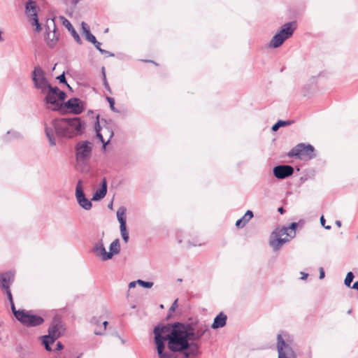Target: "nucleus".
Listing matches in <instances>:
<instances>
[{"instance_id":"1","label":"nucleus","mask_w":358,"mask_h":358,"mask_svg":"<svg viewBox=\"0 0 358 358\" xmlns=\"http://www.w3.org/2000/svg\"><path fill=\"white\" fill-rule=\"evenodd\" d=\"M208 331V325L192 318L186 322L155 327L153 333L159 358H175V352L187 350L189 341H199Z\"/></svg>"},{"instance_id":"2","label":"nucleus","mask_w":358,"mask_h":358,"mask_svg":"<svg viewBox=\"0 0 358 358\" xmlns=\"http://www.w3.org/2000/svg\"><path fill=\"white\" fill-rule=\"evenodd\" d=\"M52 127L45 126V133L50 146L56 145L55 133L58 137L71 138L81 135L85 129V123L80 117L54 119Z\"/></svg>"},{"instance_id":"3","label":"nucleus","mask_w":358,"mask_h":358,"mask_svg":"<svg viewBox=\"0 0 358 358\" xmlns=\"http://www.w3.org/2000/svg\"><path fill=\"white\" fill-rule=\"evenodd\" d=\"M64 331V328L60 319L57 317H55L49 327L48 334L43 337V343L47 351L52 350L50 345L59 338L63 334Z\"/></svg>"},{"instance_id":"4","label":"nucleus","mask_w":358,"mask_h":358,"mask_svg":"<svg viewBox=\"0 0 358 358\" xmlns=\"http://www.w3.org/2000/svg\"><path fill=\"white\" fill-rule=\"evenodd\" d=\"M296 29V22L295 21L284 24L280 30L271 38L269 46L273 48L280 47L286 39L292 36Z\"/></svg>"},{"instance_id":"5","label":"nucleus","mask_w":358,"mask_h":358,"mask_svg":"<svg viewBox=\"0 0 358 358\" xmlns=\"http://www.w3.org/2000/svg\"><path fill=\"white\" fill-rule=\"evenodd\" d=\"M287 156L289 157H295L300 159L305 158L312 159L316 157V155L315 153V148L312 145L299 143L287 153Z\"/></svg>"},{"instance_id":"6","label":"nucleus","mask_w":358,"mask_h":358,"mask_svg":"<svg viewBox=\"0 0 358 358\" xmlns=\"http://www.w3.org/2000/svg\"><path fill=\"white\" fill-rule=\"evenodd\" d=\"M31 78L34 87L40 90L42 94L46 93L49 87V83L45 77V71L40 66L34 67L31 73Z\"/></svg>"},{"instance_id":"7","label":"nucleus","mask_w":358,"mask_h":358,"mask_svg":"<svg viewBox=\"0 0 358 358\" xmlns=\"http://www.w3.org/2000/svg\"><path fill=\"white\" fill-rule=\"evenodd\" d=\"M16 319L26 327H32L41 325L44 322V319L37 315H34L31 311L17 313Z\"/></svg>"},{"instance_id":"8","label":"nucleus","mask_w":358,"mask_h":358,"mask_svg":"<svg viewBox=\"0 0 358 358\" xmlns=\"http://www.w3.org/2000/svg\"><path fill=\"white\" fill-rule=\"evenodd\" d=\"M287 229L276 228L271 234L269 241V244L271 247L273 249V250H278L284 243L289 242L292 238L286 236L283 238L282 236L286 235Z\"/></svg>"},{"instance_id":"9","label":"nucleus","mask_w":358,"mask_h":358,"mask_svg":"<svg viewBox=\"0 0 358 358\" xmlns=\"http://www.w3.org/2000/svg\"><path fill=\"white\" fill-rule=\"evenodd\" d=\"M75 150L77 162H85L88 160L91 156L92 144L87 141H80L76 144Z\"/></svg>"},{"instance_id":"10","label":"nucleus","mask_w":358,"mask_h":358,"mask_svg":"<svg viewBox=\"0 0 358 358\" xmlns=\"http://www.w3.org/2000/svg\"><path fill=\"white\" fill-rule=\"evenodd\" d=\"M277 340L278 358H296V355L292 348L285 343L280 334L278 335Z\"/></svg>"},{"instance_id":"11","label":"nucleus","mask_w":358,"mask_h":358,"mask_svg":"<svg viewBox=\"0 0 358 358\" xmlns=\"http://www.w3.org/2000/svg\"><path fill=\"white\" fill-rule=\"evenodd\" d=\"M126 210L127 209L125 207H120L117 211V218L120 224V228L122 239L125 243H127L129 240V234L127 231L126 226Z\"/></svg>"},{"instance_id":"12","label":"nucleus","mask_w":358,"mask_h":358,"mask_svg":"<svg viewBox=\"0 0 358 358\" xmlns=\"http://www.w3.org/2000/svg\"><path fill=\"white\" fill-rule=\"evenodd\" d=\"M76 197L78 204L85 210H90L92 208V202L85 197L82 187V181L78 180L76 189Z\"/></svg>"},{"instance_id":"13","label":"nucleus","mask_w":358,"mask_h":358,"mask_svg":"<svg viewBox=\"0 0 358 358\" xmlns=\"http://www.w3.org/2000/svg\"><path fill=\"white\" fill-rule=\"evenodd\" d=\"M97 127H95L96 136L100 139L105 146L113 136V131L108 127L101 128L99 121L96 122Z\"/></svg>"},{"instance_id":"14","label":"nucleus","mask_w":358,"mask_h":358,"mask_svg":"<svg viewBox=\"0 0 358 358\" xmlns=\"http://www.w3.org/2000/svg\"><path fill=\"white\" fill-rule=\"evenodd\" d=\"M273 175L278 179H285L294 173V168L289 165H278L273 168Z\"/></svg>"},{"instance_id":"15","label":"nucleus","mask_w":358,"mask_h":358,"mask_svg":"<svg viewBox=\"0 0 358 358\" xmlns=\"http://www.w3.org/2000/svg\"><path fill=\"white\" fill-rule=\"evenodd\" d=\"M36 2L31 0H29L26 3V12L28 15L31 17V20L34 21V24L36 25V29L37 31H41V25L38 22L37 14H36Z\"/></svg>"},{"instance_id":"16","label":"nucleus","mask_w":358,"mask_h":358,"mask_svg":"<svg viewBox=\"0 0 358 358\" xmlns=\"http://www.w3.org/2000/svg\"><path fill=\"white\" fill-rule=\"evenodd\" d=\"M80 99L71 98L65 103V107L69 109L73 114H80L83 112V107L80 105Z\"/></svg>"},{"instance_id":"17","label":"nucleus","mask_w":358,"mask_h":358,"mask_svg":"<svg viewBox=\"0 0 358 358\" xmlns=\"http://www.w3.org/2000/svg\"><path fill=\"white\" fill-rule=\"evenodd\" d=\"M92 251L96 256L100 257L103 261L108 260V258H106L107 252L102 240L94 244Z\"/></svg>"},{"instance_id":"18","label":"nucleus","mask_w":358,"mask_h":358,"mask_svg":"<svg viewBox=\"0 0 358 358\" xmlns=\"http://www.w3.org/2000/svg\"><path fill=\"white\" fill-rule=\"evenodd\" d=\"M107 193V181L106 178H103L101 182V188L96 190L93 196L92 200L99 201L103 199Z\"/></svg>"},{"instance_id":"19","label":"nucleus","mask_w":358,"mask_h":358,"mask_svg":"<svg viewBox=\"0 0 358 358\" xmlns=\"http://www.w3.org/2000/svg\"><path fill=\"white\" fill-rule=\"evenodd\" d=\"M45 102L48 105H50L51 108L54 110H58L62 106L61 103L57 100V95H51L50 94H45Z\"/></svg>"},{"instance_id":"20","label":"nucleus","mask_w":358,"mask_h":358,"mask_svg":"<svg viewBox=\"0 0 358 358\" xmlns=\"http://www.w3.org/2000/svg\"><path fill=\"white\" fill-rule=\"evenodd\" d=\"M52 22L54 26V30L52 31H49L48 32H47V34L45 36L46 43L51 48H53L56 45V43L58 41V37H57L56 31H55V22L53 20H52Z\"/></svg>"},{"instance_id":"21","label":"nucleus","mask_w":358,"mask_h":358,"mask_svg":"<svg viewBox=\"0 0 358 358\" xmlns=\"http://www.w3.org/2000/svg\"><path fill=\"white\" fill-rule=\"evenodd\" d=\"M227 317L223 313H220L214 319L211 327L214 329L222 328L226 325Z\"/></svg>"},{"instance_id":"22","label":"nucleus","mask_w":358,"mask_h":358,"mask_svg":"<svg viewBox=\"0 0 358 358\" xmlns=\"http://www.w3.org/2000/svg\"><path fill=\"white\" fill-rule=\"evenodd\" d=\"M120 252V244L118 238L114 240L110 245V252H107L106 258L110 259L114 255H117Z\"/></svg>"},{"instance_id":"23","label":"nucleus","mask_w":358,"mask_h":358,"mask_svg":"<svg viewBox=\"0 0 358 358\" xmlns=\"http://www.w3.org/2000/svg\"><path fill=\"white\" fill-rule=\"evenodd\" d=\"M62 19L63 20V24L67 28V29L71 31L74 40L78 43V44H81L82 43V41L80 38V36L79 34L77 33V31L75 30V29L73 28V25L71 24V23L66 18L64 17H62Z\"/></svg>"},{"instance_id":"24","label":"nucleus","mask_w":358,"mask_h":358,"mask_svg":"<svg viewBox=\"0 0 358 358\" xmlns=\"http://www.w3.org/2000/svg\"><path fill=\"white\" fill-rule=\"evenodd\" d=\"M253 217V213L248 210L245 214L236 222V227L238 228H243Z\"/></svg>"},{"instance_id":"25","label":"nucleus","mask_w":358,"mask_h":358,"mask_svg":"<svg viewBox=\"0 0 358 358\" xmlns=\"http://www.w3.org/2000/svg\"><path fill=\"white\" fill-rule=\"evenodd\" d=\"M10 275L8 273H3L0 275V282L1 288L3 289H8L10 288Z\"/></svg>"},{"instance_id":"26","label":"nucleus","mask_w":358,"mask_h":358,"mask_svg":"<svg viewBox=\"0 0 358 358\" xmlns=\"http://www.w3.org/2000/svg\"><path fill=\"white\" fill-rule=\"evenodd\" d=\"M298 227V223L296 222H292L289 227H283L281 229H287V234L286 236L289 237V238H293L296 235V229Z\"/></svg>"},{"instance_id":"27","label":"nucleus","mask_w":358,"mask_h":358,"mask_svg":"<svg viewBox=\"0 0 358 358\" xmlns=\"http://www.w3.org/2000/svg\"><path fill=\"white\" fill-rule=\"evenodd\" d=\"M355 276H354V274L352 273V272L350 271L347 273V275L345 277V279L344 280V283L345 285L348 287H350V285H351V283L354 279Z\"/></svg>"},{"instance_id":"28","label":"nucleus","mask_w":358,"mask_h":358,"mask_svg":"<svg viewBox=\"0 0 358 358\" xmlns=\"http://www.w3.org/2000/svg\"><path fill=\"white\" fill-rule=\"evenodd\" d=\"M101 72H102V75H103V86L105 87V88L110 92L111 93V89L109 86V84L106 80V73H105V68L104 67H102L101 69Z\"/></svg>"},{"instance_id":"29","label":"nucleus","mask_w":358,"mask_h":358,"mask_svg":"<svg viewBox=\"0 0 358 358\" xmlns=\"http://www.w3.org/2000/svg\"><path fill=\"white\" fill-rule=\"evenodd\" d=\"M191 347L189 352L191 355H196L199 353V345L196 343H189Z\"/></svg>"},{"instance_id":"30","label":"nucleus","mask_w":358,"mask_h":358,"mask_svg":"<svg viewBox=\"0 0 358 358\" xmlns=\"http://www.w3.org/2000/svg\"><path fill=\"white\" fill-rule=\"evenodd\" d=\"M59 91L57 87H52L49 83V87L45 94H50L51 95H57V92Z\"/></svg>"},{"instance_id":"31","label":"nucleus","mask_w":358,"mask_h":358,"mask_svg":"<svg viewBox=\"0 0 358 358\" xmlns=\"http://www.w3.org/2000/svg\"><path fill=\"white\" fill-rule=\"evenodd\" d=\"M138 282V284L141 286L145 287V288H150L153 286L152 282H148V281H143L142 280H136Z\"/></svg>"},{"instance_id":"32","label":"nucleus","mask_w":358,"mask_h":358,"mask_svg":"<svg viewBox=\"0 0 358 358\" xmlns=\"http://www.w3.org/2000/svg\"><path fill=\"white\" fill-rule=\"evenodd\" d=\"M96 48L102 54H105V55H107L108 56H113V54H110L108 51L107 50H103L101 48V43H99V41H97V43H93Z\"/></svg>"},{"instance_id":"33","label":"nucleus","mask_w":358,"mask_h":358,"mask_svg":"<svg viewBox=\"0 0 358 358\" xmlns=\"http://www.w3.org/2000/svg\"><path fill=\"white\" fill-rule=\"evenodd\" d=\"M85 37L86 39L92 43H97L95 36L90 31H86Z\"/></svg>"},{"instance_id":"34","label":"nucleus","mask_w":358,"mask_h":358,"mask_svg":"<svg viewBox=\"0 0 358 358\" xmlns=\"http://www.w3.org/2000/svg\"><path fill=\"white\" fill-rule=\"evenodd\" d=\"M106 100L109 103L110 109L113 111L117 113L118 110L115 108V100H114V99L112 98V97H110V96H107L106 97Z\"/></svg>"},{"instance_id":"35","label":"nucleus","mask_w":358,"mask_h":358,"mask_svg":"<svg viewBox=\"0 0 358 358\" xmlns=\"http://www.w3.org/2000/svg\"><path fill=\"white\" fill-rule=\"evenodd\" d=\"M108 322L107 321H104L103 322V329L102 331H99L98 329H95L94 330V334L95 335H97V336H102V335H104L105 334V330L106 329V327L108 325Z\"/></svg>"},{"instance_id":"36","label":"nucleus","mask_w":358,"mask_h":358,"mask_svg":"<svg viewBox=\"0 0 358 358\" xmlns=\"http://www.w3.org/2000/svg\"><path fill=\"white\" fill-rule=\"evenodd\" d=\"M178 299H176L173 303H172L171 306L170 307L169 310V315L168 317H170L171 314L172 313H173L176 309L178 308Z\"/></svg>"},{"instance_id":"37","label":"nucleus","mask_w":358,"mask_h":358,"mask_svg":"<svg viewBox=\"0 0 358 358\" xmlns=\"http://www.w3.org/2000/svg\"><path fill=\"white\" fill-rule=\"evenodd\" d=\"M57 79L59 80V83H64V84H66L67 85V87L71 89V87L69 86V85L67 84L66 83V78H65V75H64V73H63L62 74L59 75V76L57 77Z\"/></svg>"},{"instance_id":"38","label":"nucleus","mask_w":358,"mask_h":358,"mask_svg":"<svg viewBox=\"0 0 358 358\" xmlns=\"http://www.w3.org/2000/svg\"><path fill=\"white\" fill-rule=\"evenodd\" d=\"M66 97V94L63 91H59L57 92V100H59V101H64Z\"/></svg>"},{"instance_id":"39","label":"nucleus","mask_w":358,"mask_h":358,"mask_svg":"<svg viewBox=\"0 0 358 358\" xmlns=\"http://www.w3.org/2000/svg\"><path fill=\"white\" fill-rule=\"evenodd\" d=\"M10 307H11V310H12V311H13V314H14L15 317H16V315H18L17 313L24 312V310H17L15 309L14 302L10 303Z\"/></svg>"},{"instance_id":"40","label":"nucleus","mask_w":358,"mask_h":358,"mask_svg":"<svg viewBox=\"0 0 358 358\" xmlns=\"http://www.w3.org/2000/svg\"><path fill=\"white\" fill-rule=\"evenodd\" d=\"M277 124L279 125V127H285L291 124V122L285 121V120H279L277 122Z\"/></svg>"},{"instance_id":"41","label":"nucleus","mask_w":358,"mask_h":358,"mask_svg":"<svg viewBox=\"0 0 358 358\" xmlns=\"http://www.w3.org/2000/svg\"><path fill=\"white\" fill-rule=\"evenodd\" d=\"M81 26H82V29H83V33L85 35H86V31H90V27H89V26L86 23L83 22L82 24H81Z\"/></svg>"},{"instance_id":"42","label":"nucleus","mask_w":358,"mask_h":358,"mask_svg":"<svg viewBox=\"0 0 358 358\" xmlns=\"http://www.w3.org/2000/svg\"><path fill=\"white\" fill-rule=\"evenodd\" d=\"M91 324H94V325H96V326H99V324H100V320L99 318L96 317H93L90 321Z\"/></svg>"},{"instance_id":"43","label":"nucleus","mask_w":358,"mask_h":358,"mask_svg":"<svg viewBox=\"0 0 358 358\" xmlns=\"http://www.w3.org/2000/svg\"><path fill=\"white\" fill-rule=\"evenodd\" d=\"M6 294L8 296V299L10 301V303L13 302V297H12V294H11V292H10V288H8V289H6Z\"/></svg>"},{"instance_id":"44","label":"nucleus","mask_w":358,"mask_h":358,"mask_svg":"<svg viewBox=\"0 0 358 358\" xmlns=\"http://www.w3.org/2000/svg\"><path fill=\"white\" fill-rule=\"evenodd\" d=\"M324 278V271L323 268H320V279H322Z\"/></svg>"},{"instance_id":"45","label":"nucleus","mask_w":358,"mask_h":358,"mask_svg":"<svg viewBox=\"0 0 358 358\" xmlns=\"http://www.w3.org/2000/svg\"><path fill=\"white\" fill-rule=\"evenodd\" d=\"M136 284H138V282L136 281H132L129 282V289H132L136 287Z\"/></svg>"},{"instance_id":"46","label":"nucleus","mask_w":358,"mask_h":358,"mask_svg":"<svg viewBox=\"0 0 358 358\" xmlns=\"http://www.w3.org/2000/svg\"><path fill=\"white\" fill-rule=\"evenodd\" d=\"M63 348V345L61 342H58L56 345L55 350H60Z\"/></svg>"},{"instance_id":"47","label":"nucleus","mask_w":358,"mask_h":358,"mask_svg":"<svg viewBox=\"0 0 358 358\" xmlns=\"http://www.w3.org/2000/svg\"><path fill=\"white\" fill-rule=\"evenodd\" d=\"M279 128H280V127H279V125H278V124H277V122H276L275 124H274L272 126L271 129H272V131H276L277 130H278V129H279Z\"/></svg>"},{"instance_id":"48","label":"nucleus","mask_w":358,"mask_h":358,"mask_svg":"<svg viewBox=\"0 0 358 358\" xmlns=\"http://www.w3.org/2000/svg\"><path fill=\"white\" fill-rule=\"evenodd\" d=\"M352 289H357L358 291V281H356L351 287Z\"/></svg>"},{"instance_id":"49","label":"nucleus","mask_w":358,"mask_h":358,"mask_svg":"<svg viewBox=\"0 0 358 358\" xmlns=\"http://www.w3.org/2000/svg\"><path fill=\"white\" fill-rule=\"evenodd\" d=\"M325 222L326 221H325V219H324V216L323 215L321 216V217H320V223H321L322 226H324L325 225Z\"/></svg>"},{"instance_id":"50","label":"nucleus","mask_w":358,"mask_h":358,"mask_svg":"<svg viewBox=\"0 0 358 358\" xmlns=\"http://www.w3.org/2000/svg\"><path fill=\"white\" fill-rule=\"evenodd\" d=\"M183 355H184L185 357H186V358L190 357V355H191L189 352H185Z\"/></svg>"},{"instance_id":"51","label":"nucleus","mask_w":358,"mask_h":358,"mask_svg":"<svg viewBox=\"0 0 358 358\" xmlns=\"http://www.w3.org/2000/svg\"><path fill=\"white\" fill-rule=\"evenodd\" d=\"M301 274H302V277L301 278L302 280H304V279H306L308 277V274L307 273L301 272Z\"/></svg>"},{"instance_id":"52","label":"nucleus","mask_w":358,"mask_h":358,"mask_svg":"<svg viewBox=\"0 0 358 358\" xmlns=\"http://www.w3.org/2000/svg\"><path fill=\"white\" fill-rule=\"evenodd\" d=\"M336 224L338 227H341V222L339 221V220H336Z\"/></svg>"},{"instance_id":"53","label":"nucleus","mask_w":358,"mask_h":358,"mask_svg":"<svg viewBox=\"0 0 358 358\" xmlns=\"http://www.w3.org/2000/svg\"><path fill=\"white\" fill-rule=\"evenodd\" d=\"M278 212H280L281 214L284 213V208L282 207H280L278 208Z\"/></svg>"},{"instance_id":"54","label":"nucleus","mask_w":358,"mask_h":358,"mask_svg":"<svg viewBox=\"0 0 358 358\" xmlns=\"http://www.w3.org/2000/svg\"><path fill=\"white\" fill-rule=\"evenodd\" d=\"M326 229H331V226L329 225H324L323 226Z\"/></svg>"},{"instance_id":"55","label":"nucleus","mask_w":358,"mask_h":358,"mask_svg":"<svg viewBox=\"0 0 358 358\" xmlns=\"http://www.w3.org/2000/svg\"><path fill=\"white\" fill-rule=\"evenodd\" d=\"M1 34H2V32L0 31V41L2 40Z\"/></svg>"},{"instance_id":"56","label":"nucleus","mask_w":358,"mask_h":358,"mask_svg":"<svg viewBox=\"0 0 358 358\" xmlns=\"http://www.w3.org/2000/svg\"><path fill=\"white\" fill-rule=\"evenodd\" d=\"M357 238H358V235H357Z\"/></svg>"}]
</instances>
